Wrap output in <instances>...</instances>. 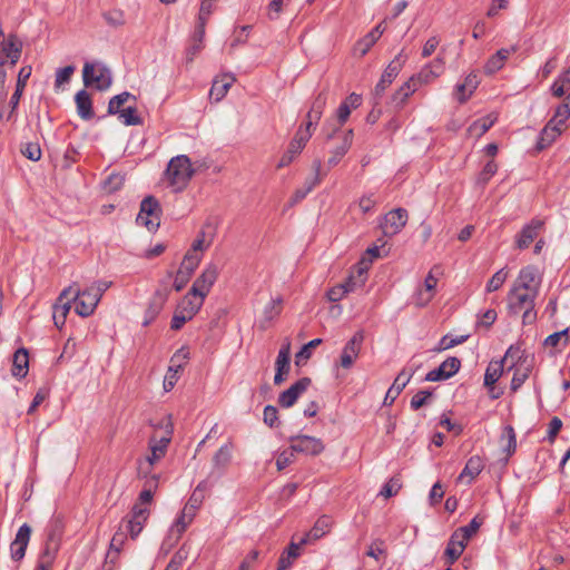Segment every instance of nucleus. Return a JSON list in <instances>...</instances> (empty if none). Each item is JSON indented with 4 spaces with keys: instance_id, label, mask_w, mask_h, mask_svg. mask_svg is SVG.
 I'll return each mask as SVG.
<instances>
[{
    "instance_id": "nucleus-16",
    "label": "nucleus",
    "mask_w": 570,
    "mask_h": 570,
    "mask_svg": "<svg viewBox=\"0 0 570 570\" xmlns=\"http://www.w3.org/2000/svg\"><path fill=\"white\" fill-rule=\"evenodd\" d=\"M461 367V361L455 356L448 357L439 367L430 371L425 380L429 382L444 381L455 375Z\"/></svg>"
},
{
    "instance_id": "nucleus-24",
    "label": "nucleus",
    "mask_w": 570,
    "mask_h": 570,
    "mask_svg": "<svg viewBox=\"0 0 570 570\" xmlns=\"http://www.w3.org/2000/svg\"><path fill=\"white\" fill-rule=\"evenodd\" d=\"M543 227V220L541 219H532L529 224H527L520 234L517 237V247L519 249H524L529 247V245L534 240V238L539 235L540 230Z\"/></svg>"
},
{
    "instance_id": "nucleus-23",
    "label": "nucleus",
    "mask_w": 570,
    "mask_h": 570,
    "mask_svg": "<svg viewBox=\"0 0 570 570\" xmlns=\"http://www.w3.org/2000/svg\"><path fill=\"white\" fill-rule=\"evenodd\" d=\"M539 285L540 278L538 276V269L532 265H528L520 271L512 286L531 292L532 289H537L539 292Z\"/></svg>"
},
{
    "instance_id": "nucleus-18",
    "label": "nucleus",
    "mask_w": 570,
    "mask_h": 570,
    "mask_svg": "<svg viewBox=\"0 0 570 570\" xmlns=\"http://www.w3.org/2000/svg\"><path fill=\"white\" fill-rule=\"evenodd\" d=\"M312 380L309 377H302L291 385L287 390L283 391L278 396V404L282 407L293 406L297 399L307 390Z\"/></svg>"
},
{
    "instance_id": "nucleus-59",
    "label": "nucleus",
    "mask_w": 570,
    "mask_h": 570,
    "mask_svg": "<svg viewBox=\"0 0 570 570\" xmlns=\"http://www.w3.org/2000/svg\"><path fill=\"white\" fill-rule=\"evenodd\" d=\"M189 350L186 346L180 347L170 358V364L176 366L177 368H183V366L189 360Z\"/></svg>"
},
{
    "instance_id": "nucleus-12",
    "label": "nucleus",
    "mask_w": 570,
    "mask_h": 570,
    "mask_svg": "<svg viewBox=\"0 0 570 570\" xmlns=\"http://www.w3.org/2000/svg\"><path fill=\"white\" fill-rule=\"evenodd\" d=\"M407 219L409 214L404 208H396L389 212L384 216V223L382 224L383 234L385 236H393L399 234L406 225Z\"/></svg>"
},
{
    "instance_id": "nucleus-38",
    "label": "nucleus",
    "mask_w": 570,
    "mask_h": 570,
    "mask_svg": "<svg viewBox=\"0 0 570 570\" xmlns=\"http://www.w3.org/2000/svg\"><path fill=\"white\" fill-rule=\"evenodd\" d=\"M283 309V298L281 296L271 299V302L264 307L262 327L266 328V324L275 320Z\"/></svg>"
},
{
    "instance_id": "nucleus-8",
    "label": "nucleus",
    "mask_w": 570,
    "mask_h": 570,
    "mask_svg": "<svg viewBox=\"0 0 570 570\" xmlns=\"http://www.w3.org/2000/svg\"><path fill=\"white\" fill-rule=\"evenodd\" d=\"M407 56L404 55L403 50L387 65L384 72L381 76L380 81L375 86V95L382 96L385 89L393 82V80L400 73L403 65L405 63Z\"/></svg>"
},
{
    "instance_id": "nucleus-45",
    "label": "nucleus",
    "mask_w": 570,
    "mask_h": 570,
    "mask_svg": "<svg viewBox=\"0 0 570 570\" xmlns=\"http://www.w3.org/2000/svg\"><path fill=\"white\" fill-rule=\"evenodd\" d=\"M119 119L126 126H138L142 124V119L137 115V109L134 106L120 109Z\"/></svg>"
},
{
    "instance_id": "nucleus-58",
    "label": "nucleus",
    "mask_w": 570,
    "mask_h": 570,
    "mask_svg": "<svg viewBox=\"0 0 570 570\" xmlns=\"http://www.w3.org/2000/svg\"><path fill=\"white\" fill-rule=\"evenodd\" d=\"M553 117L558 119V125H564L570 117V92L566 97V101L558 106Z\"/></svg>"
},
{
    "instance_id": "nucleus-44",
    "label": "nucleus",
    "mask_w": 570,
    "mask_h": 570,
    "mask_svg": "<svg viewBox=\"0 0 570 570\" xmlns=\"http://www.w3.org/2000/svg\"><path fill=\"white\" fill-rule=\"evenodd\" d=\"M522 356H523V351L521 350V347L520 346L511 345L508 348V351L505 352V354H504L503 358L501 360V362L504 365L510 362L511 364L508 367V370H512L513 367L519 366L521 363H523V364L525 363V360L523 362H521Z\"/></svg>"
},
{
    "instance_id": "nucleus-17",
    "label": "nucleus",
    "mask_w": 570,
    "mask_h": 570,
    "mask_svg": "<svg viewBox=\"0 0 570 570\" xmlns=\"http://www.w3.org/2000/svg\"><path fill=\"white\" fill-rule=\"evenodd\" d=\"M440 273V267L434 266L426 275L423 284V288H420L415 296V305L419 307L426 306L435 295V287L438 285V278L435 273Z\"/></svg>"
},
{
    "instance_id": "nucleus-55",
    "label": "nucleus",
    "mask_w": 570,
    "mask_h": 570,
    "mask_svg": "<svg viewBox=\"0 0 570 570\" xmlns=\"http://www.w3.org/2000/svg\"><path fill=\"white\" fill-rule=\"evenodd\" d=\"M401 487H402L401 479L397 476H393L384 484L380 494L383 495L384 498L389 499V498L397 494Z\"/></svg>"
},
{
    "instance_id": "nucleus-53",
    "label": "nucleus",
    "mask_w": 570,
    "mask_h": 570,
    "mask_svg": "<svg viewBox=\"0 0 570 570\" xmlns=\"http://www.w3.org/2000/svg\"><path fill=\"white\" fill-rule=\"evenodd\" d=\"M322 343L321 338H314L309 341L307 344H305L301 351L295 355V363L296 365H301V363L305 360H308L312 354V348H315Z\"/></svg>"
},
{
    "instance_id": "nucleus-1",
    "label": "nucleus",
    "mask_w": 570,
    "mask_h": 570,
    "mask_svg": "<svg viewBox=\"0 0 570 570\" xmlns=\"http://www.w3.org/2000/svg\"><path fill=\"white\" fill-rule=\"evenodd\" d=\"M195 174L191 161L186 155L173 157L166 168L165 178L175 193L183 191Z\"/></svg>"
},
{
    "instance_id": "nucleus-26",
    "label": "nucleus",
    "mask_w": 570,
    "mask_h": 570,
    "mask_svg": "<svg viewBox=\"0 0 570 570\" xmlns=\"http://www.w3.org/2000/svg\"><path fill=\"white\" fill-rule=\"evenodd\" d=\"M413 374H414V371L407 372L406 370H403L399 373V375L394 380L392 386L386 392V395L384 399V405L393 404V402L396 400V397L401 394V392L407 385V383L410 382Z\"/></svg>"
},
{
    "instance_id": "nucleus-42",
    "label": "nucleus",
    "mask_w": 570,
    "mask_h": 570,
    "mask_svg": "<svg viewBox=\"0 0 570 570\" xmlns=\"http://www.w3.org/2000/svg\"><path fill=\"white\" fill-rule=\"evenodd\" d=\"M514 373L511 381V391L517 392L522 384L528 380L531 373V365L521 363L519 366L513 367Z\"/></svg>"
},
{
    "instance_id": "nucleus-31",
    "label": "nucleus",
    "mask_w": 570,
    "mask_h": 570,
    "mask_svg": "<svg viewBox=\"0 0 570 570\" xmlns=\"http://www.w3.org/2000/svg\"><path fill=\"white\" fill-rule=\"evenodd\" d=\"M77 112L83 120H90L94 118L95 112L92 109V100L90 95L86 90H80L75 97Z\"/></svg>"
},
{
    "instance_id": "nucleus-34",
    "label": "nucleus",
    "mask_w": 570,
    "mask_h": 570,
    "mask_svg": "<svg viewBox=\"0 0 570 570\" xmlns=\"http://www.w3.org/2000/svg\"><path fill=\"white\" fill-rule=\"evenodd\" d=\"M331 519L326 515L321 517L314 527L302 539L301 544H307L311 541L322 538L331 528Z\"/></svg>"
},
{
    "instance_id": "nucleus-22",
    "label": "nucleus",
    "mask_w": 570,
    "mask_h": 570,
    "mask_svg": "<svg viewBox=\"0 0 570 570\" xmlns=\"http://www.w3.org/2000/svg\"><path fill=\"white\" fill-rule=\"evenodd\" d=\"M562 126L558 125V119L552 117L539 135L535 146L537 150L541 151L549 147L561 135Z\"/></svg>"
},
{
    "instance_id": "nucleus-47",
    "label": "nucleus",
    "mask_w": 570,
    "mask_h": 570,
    "mask_svg": "<svg viewBox=\"0 0 570 570\" xmlns=\"http://www.w3.org/2000/svg\"><path fill=\"white\" fill-rule=\"evenodd\" d=\"M129 99L136 101V97L127 91L114 96L108 104V114L116 115L117 112H120V107Z\"/></svg>"
},
{
    "instance_id": "nucleus-49",
    "label": "nucleus",
    "mask_w": 570,
    "mask_h": 570,
    "mask_svg": "<svg viewBox=\"0 0 570 570\" xmlns=\"http://www.w3.org/2000/svg\"><path fill=\"white\" fill-rule=\"evenodd\" d=\"M126 539L127 533L120 528L111 538L108 557H111V554L115 553V558H117L122 549Z\"/></svg>"
},
{
    "instance_id": "nucleus-28",
    "label": "nucleus",
    "mask_w": 570,
    "mask_h": 570,
    "mask_svg": "<svg viewBox=\"0 0 570 570\" xmlns=\"http://www.w3.org/2000/svg\"><path fill=\"white\" fill-rule=\"evenodd\" d=\"M203 297H199L197 294H191V291L183 297L179 302L177 309H179L183 314H186L187 317L193 318L202 308L204 304Z\"/></svg>"
},
{
    "instance_id": "nucleus-37",
    "label": "nucleus",
    "mask_w": 570,
    "mask_h": 570,
    "mask_svg": "<svg viewBox=\"0 0 570 570\" xmlns=\"http://www.w3.org/2000/svg\"><path fill=\"white\" fill-rule=\"evenodd\" d=\"M483 468L484 464L481 456L473 455L468 460L463 471L459 475V480L463 481L465 478H469L468 483H471V481L481 473Z\"/></svg>"
},
{
    "instance_id": "nucleus-13",
    "label": "nucleus",
    "mask_w": 570,
    "mask_h": 570,
    "mask_svg": "<svg viewBox=\"0 0 570 570\" xmlns=\"http://www.w3.org/2000/svg\"><path fill=\"white\" fill-rule=\"evenodd\" d=\"M169 288H158L151 296L147 309L145 312V317L142 325L148 326L150 323H153L157 316L163 311L168 297H169Z\"/></svg>"
},
{
    "instance_id": "nucleus-62",
    "label": "nucleus",
    "mask_w": 570,
    "mask_h": 570,
    "mask_svg": "<svg viewBox=\"0 0 570 570\" xmlns=\"http://www.w3.org/2000/svg\"><path fill=\"white\" fill-rule=\"evenodd\" d=\"M180 370L181 368H177L176 366H174L171 364L169 365L167 374H166L165 380H164V390L166 392H169L170 390H173V387L177 383L178 373H179Z\"/></svg>"
},
{
    "instance_id": "nucleus-36",
    "label": "nucleus",
    "mask_w": 570,
    "mask_h": 570,
    "mask_svg": "<svg viewBox=\"0 0 570 570\" xmlns=\"http://www.w3.org/2000/svg\"><path fill=\"white\" fill-rule=\"evenodd\" d=\"M233 443L227 442L222 445L213 456V466L219 472H224L232 461Z\"/></svg>"
},
{
    "instance_id": "nucleus-52",
    "label": "nucleus",
    "mask_w": 570,
    "mask_h": 570,
    "mask_svg": "<svg viewBox=\"0 0 570 570\" xmlns=\"http://www.w3.org/2000/svg\"><path fill=\"white\" fill-rule=\"evenodd\" d=\"M432 397V392L428 390H421L413 395L410 402V406L413 411H417L422 406L429 404L430 399Z\"/></svg>"
},
{
    "instance_id": "nucleus-57",
    "label": "nucleus",
    "mask_w": 570,
    "mask_h": 570,
    "mask_svg": "<svg viewBox=\"0 0 570 570\" xmlns=\"http://www.w3.org/2000/svg\"><path fill=\"white\" fill-rule=\"evenodd\" d=\"M21 153L24 157L32 161L41 158V148L37 142H27L21 147Z\"/></svg>"
},
{
    "instance_id": "nucleus-3",
    "label": "nucleus",
    "mask_w": 570,
    "mask_h": 570,
    "mask_svg": "<svg viewBox=\"0 0 570 570\" xmlns=\"http://www.w3.org/2000/svg\"><path fill=\"white\" fill-rule=\"evenodd\" d=\"M161 213L158 199L151 195L147 196L140 203L136 223L146 227L149 232H155L160 225Z\"/></svg>"
},
{
    "instance_id": "nucleus-27",
    "label": "nucleus",
    "mask_w": 570,
    "mask_h": 570,
    "mask_svg": "<svg viewBox=\"0 0 570 570\" xmlns=\"http://www.w3.org/2000/svg\"><path fill=\"white\" fill-rule=\"evenodd\" d=\"M1 51L6 53V57H9L10 65L14 66L20 59L22 42L16 35L11 33L1 42Z\"/></svg>"
},
{
    "instance_id": "nucleus-60",
    "label": "nucleus",
    "mask_w": 570,
    "mask_h": 570,
    "mask_svg": "<svg viewBox=\"0 0 570 570\" xmlns=\"http://www.w3.org/2000/svg\"><path fill=\"white\" fill-rule=\"evenodd\" d=\"M59 548H60L59 544H53V543L45 542V547H43V550L40 553L39 559L47 561V563L48 562L53 563L56 558H57V553L59 551Z\"/></svg>"
},
{
    "instance_id": "nucleus-39",
    "label": "nucleus",
    "mask_w": 570,
    "mask_h": 570,
    "mask_svg": "<svg viewBox=\"0 0 570 570\" xmlns=\"http://www.w3.org/2000/svg\"><path fill=\"white\" fill-rule=\"evenodd\" d=\"M301 546V541L298 543L291 542L279 557L277 570H288L292 567L293 561L299 556Z\"/></svg>"
},
{
    "instance_id": "nucleus-50",
    "label": "nucleus",
    "mask_w": 570,
    "mask_h": 570,
    "mask_svg": "<svg viewBox=\"0 0 570 570\" xmlns=\"http://www.w3.org/2000/svg\"><path fill=\"white\" fill-rule=\"evenodd\" d=\"M502 439H507V445L504 448V451L507 452L508 456L512 455L517 449V436L513 426H504Z\"/></svg>"
},
{
    "instance_id": "nucleus-19",
    "label": "nucleus",
    "mask_w": 570,
    "mask_h": 570,
    "mask_svg": "<svg viewBox=\"0 0 570 570\" xmlns=\"http://www.w3.org/2000/svg\"><path fill=\"white\" fill-rule=\"evenodd\" d=\"M31 527L23 523L16 534L14 540L10 544L11 558L13 561H21L26 556V550L30 541Z\"/></svg>"
},
{
    "instance_id": "nucleus-64",
    "label": "nucleus",
    "mask_w": 570,
    "mask_h": 570,
    "mask_svg": "<svg viewBox=\"0 0 570 570\" xmlns=\"http://www.w3.org/2000/svg\"><path fill=\"white\" fill-rule=\"evenodd\" d=\"M497 170H498V165L495 164V161L494 160L488 161L479 175V181L482 184H487L492 178V176L497 173Z\"/></svg>"
},
{
    "instance_id": "nucleus-25",
    "label": "nucleus",
    "mask_w": 570,
    "mask_h": 570,
    "mask_svg": "<svg viewBox=\"0 0 570 570\" xmlns=\"http://www.w3.org/2000/svg\"><path fill=\"white\" fill-rule=\"evenodd\" d=\"M480 83V77L476 71L470 72L462 83H458L455 87L456 100L460 104H464L478 88Z\"/></svg>"
},
{
    "instance_id": "nucleus-40",
    "label": "nucleus",
    "mask_w": 570,
    "mask_h": 570,
    "mask_svg": "<svg viewBox=\"0 0 570 570\" xmlns=\"http://www.w3.org/2000/svg\"><path fill=\"white\" fill-rule=\"evenodd\" d=\"M31 71H32L31 66H24L19 70L16 90L11 97V104H12L13 108H16V106L19 102V99L22 95V91H23L26 85H27V81L31 76Z\"/></svg>"
},
{
    "instance_id": "nucleus-33",
    "label": "nucleus",
    "mask_w": 570,
    "mask_h": 570,
    "mask_svg": "<svg viewBox=\"0 0 570 570\" xmlns=\"http://www.w3.org/2000/svg\"><path fill=\"white\" fill-rule=\"evenodd\" d=\"M29 370V354L24 347L18 348L13 354L12 375L22 379Z\"/></svg>"
},
{
    "instance_id": "nucleus-35",
    "label": "nucleus",
    "mask_w": 570,
    "mask_h": 570,
    "mask_svg": "<svg viewBox=\"0 0 570 570\" xmlns=\"http://www.w3.org/2000/svg\"><path fill=\"white\" fill-rule=\"evenodd\" d=\"M169 442H170L169 436H164L158 441L155 440L154 438L150 439V441H149L150 455L147 456V462L150 466H153L156 462H158L161 458L165 456Z\"/></svg>"
},
{
    "instance_id": "nucleus-14",
    "label": "nucleus",
    "mask_w": 570,
    "mask_h": 570,
    "mask_svg": "<svg viewBox=\"0 0 570 570\" xmlns=\"http://www.w3.org/2000/svg\"><path fill=\"white\" fill-rule=\"evenodd\" d=\"M71 292L72 286L65 288L53 304L52 320L57 328H61L66 323L67 315L71 308Z\"/></svg>"
},
{
    "instance_id": "nucleus-21",
    "label": "nucleus",
    "mask_w": 570,
    "mask_h": 570,
    "mask_svg": "<svg viewBox=\"0 0 570 570\" xmlns=\"http://www.w3.org/2000/svg\"><path fill=\"white\" fill-rule=\"evenodd\" d=\"M367 271H368V264L365 263V258H363L354 271L350 274V276L345 279V282L341 283L342 286H344V289H346L347 293H352L356 291L357 288H361L364 286L366 279H367Z\"/></svg>"
},
{
    "instance_id": "nucleus-61",
    "label": "nucleus",
    "mask_w": 570,
    "mask_h": 570,
    "mask_svg": "<svg viewBox=\"0 0 570 570\" xmlns=\"http://www.w3.org/2000/svg\"><path fill=\"white\" fill-rule=\"evenodd\" d=\"M148 517H149V510L147 508H144L140 504L136 503V504H134L128 518L145 525Z\"/></svg>"
},
{
    "instance_id": "nucleus-51",
    "label": "nucleus",
    "mask_w": 570,
    "mask_h": 570,
    "mask_svg": "<svg viewBox=\"0 0 570 570\" xmlns=\"http://www.w3.org/2000/svg\"><path fill=\"white\" fill-rule=\"evenodd\" d=\"M508 272L505 268L499 269L488 282L487 292H495L498 291L507 281Z\"/></svg>"
},
{
    "instance_id": "nucleus-43",
    "label": "nucleus",
    "mask_w": 570,
    "mask_h": 570,
    "mask_svg": "<svg viewBox=\"0 0 570 570\" xmlns=\"http://www.w3.org/2000/svg\"><path fill=\"white\" fill-rule=\"evenodd\" d=\"M63 533V525L59 519L52 520L46 531V542L59 544Z\"/></svg>"
},
{
    "instance_id": "nucleus-41",
    "label": "nucleus",
    "mask_w": 570,
    "mask_h": 570,
    "mask_svg": "<svg viewBox=\"0 0 570 570\" xmlns=\"http://www.w3.org/2000/svg\"><path fill=\"white\" fill-rule=\"evenodd\" d=\"M504 364L501 361L490 362L484 374V385H494L503 373Z\"/></svg>"
},
{
    "instance_id": "nucleus-11",
    "label": "nucleus",
    "mask_w": 570,
    "mask_h": 570,
    "mask_svg": "<svg viewBox=\"0 0 570 570\" xmlns=\"http://www.w3.org/2000/svg\"><path fill=\"white\" fill-rule=\"evenodd\" d=\"M218 277V267L215 264H208L203 273L196 278L189 291L205 298L210 292L212 286Z\"/></svg>"
},
{
    "instance_id": "nucleus-48",
    "label": "nucleus",
    "mask_w": 570,
    "mask_h": 570,
    "mask_svg": "<svg viewBox=\"0 0 570 570\" xmlns=\"http://www.w3.org/2000/svg\"><path fill=\"white\" fill-rule=\"evenodd\" d=\"M493 124L494 120L490 117L480 118L469 127V132L471 135L482 136L493 126Z\"/></svg>"
},
{
    "instance_id": "nucleus-54",
    "label": "nucleus",
    "mask_w": 570,
    "mask_h": 570,
    "mask_svg": "<svg viewBox=\"0 0 570 570\" xmlns=\"http://www.w3.org/2000/svg\"><path fill=\"white\" fill-rule=\"evenodd\" d=\"M321 168H322L321 160L320 159L314 160L313 161L314 176L312 178H307L304 184V188L307 190L308 194L314 189V187H316L322 181Z\"/></svg>"
},
{
    "instance_id": "nucleus-5",
    "label": "nucleus",
    "mask_w": 570,
    "mask_h": 570,
    "mask_svg": "<svg viewBox=\"0 0 570 570\" xmlns=\"http://www.w3.org/2000/svg\"><path fill=\"white\" fill-rule=\"evenodd\" d=\"M72 292L70 294L71 303L75 302V311L78 315L82 317L90 316L97 305H98V298L94 296V293L90 292L88 288L80 289L76 284L71 285Z\"/></svg>"
},
{
    "instance_id": "nucleus-20",
    "label": "nucleus",
    "mask_w": 570,
    "mask_h": 570,
    "mask_svg": "<svg viewBox=\"0 0 570 570\" xmlns=\"http://www.w3.org/2000/svg\"><path fill=\"white\" fill-rule=\"evenodd\" d=\"M291 370V344L282 345L275 361L274 384L281 385L287 377Z\"/></svg>"
},
{
    "instance_id": "nucleus-32",
    "label": "nucleus",
    "mask_w": 570,
    "mask_h": 570,
    "mask_svg": "<svg viewBox=\"0 0 570 570\" xmlns=\"http://www.w3.org/2000/svg\"><path fill=\"white\" fill-rule=\"evenodd\" d=\"M235 80L236 79L233 75H224L220 79H215L209 91L210 98L216 102L220 101L226 96Z\"/></svg>"
},
{
    "instance_id": "nucleus-6",
    "label": "nucleus",
    "mask_w": 570,
    "mask_h": 570,
    "mask_svg": "<svg viewBox=\"0 0 570 570\" xmlns=\"http://www.w3.org/2000/svg\"><path fill=\"white\" fill-rule=\"evenodd\" d=\"M199 263L200 256H197L194 253L185 254L174 281L175 291L180 292L186 286Z\"/></svg>"
},
{
    "instance_id": "nucleus-63",
    "label": "nucleus",
    "mask_w": 570,
    "mask_h": 570,
    "mask_svg": "<svg viewBox=\"0 0 570 570\" xmlns=\"http://www.w3.org/2000/svg\"><path fill=\"white\" fill-rule=\"evenodd\" d=\"M263 415L265 424H267L269 428H275L278 425V411L275 406L266 405Z\"/></svg>"
},
{
    "instance_id": "nucleus-9",
    "label": "nucleus",
    "mask_w": 570,
    "mask_h": 570,
    "mask_svg": "<svg viewBox=\"0 0 570 570\" xmlns=\"http://www.w3.org/2000/svg\"><path fill=\"white\" fill-rule=\"evenodd\" d=\"M364 332L363 331H357L354 333V335L347 341V343L345 344V346L343 347L342 350V353H341V356H340V362L338 364L343 367V368H351L355 362V360L357 358L358 354H360V351H361V347L363 345V342H364Z\"/></svg>"
},
{
    "instance_id": "nucleus-2",
    "label": "nucleus",
    "mask_w": 570,
    "mask_h": 570,
    "mask_svg": "<svg viewBox=\"0 0 570 570\" xmlns=\"http://www.w3.org/2000/svg\"><path fill=\"white\" fill-rule=\"evenodd\" d=\"M538 294L537 289H532L531 292L512 286L508 293V307L510 313L519 314L523 312V324H532L537 318L534 302Z\"/></svg>"
},
{
    "instance_id": "nucleus-10",
    "label": "nucleus",
    "mask_w": 570,
    "mask_h": 570,
    "mask_svg": "<svg viewBox=\"0 0 570 570\" xmlns=\"http://www.w3.org/2000/svg\"><path fill=\"white\" fill-rule=\"evenodd\" d=\"M291 449L306 455H318L324 451V444L321 439L309 435H295L289 439Z\"/></svg>"
},
{
    "instance_id": "nucleus-4",
    "label": "nucleus",
    "mask_w": 570,
    "mask_h": 570,
    "mask_svg": "<svg viewBox=\"0 0 570 570\" xmlns=\"http://www.w3.org/2000/svg\"><path fill=\"white\" fill-rule=\"evenodd\" d=\"M82 79L86 87L95 85L96 89L107 90L112 83L109 68L104 65L86 62L82 70Z\"/></svg>"
},
{
    "instance_id": "nucleus-30",
    "label": "nucleus",
    "mask_w": 570,
    "mask_h": 570,
    "mask_svg": "<svg viewBox=\"0 0 570 570\" xmlns=\"http://www.w3.org/2000/svg\"><path fill=\"white\" fill-rule=\"evenodd\" d=\"M353 130H346L342 135V141L338 146L335 147V149L332 151V156L327 160V165L330 167L336 166L341 159L346 155V153L350 150L353 141Z\"/></svg>"
},
{
    "instance_id": "nucleus-7",
    "label": "nucleus",
    "mask_w": 570,
    "mask_h": 570,
    "mask_svg": "<svg viewBox=\"0 0 570 570\" xmlns=\"http://www.w3.org/2000/svg\"><path fill=\"white\" fill-rule=\"evenodd\" d=\"M311 137L312 134L303 131V126H301L296 131L295 136L293 137V139L291 140L287 150L281 157L277 164V168L288 166L294 160V158L298 154H301V151L304 149Z\"/></svg>"
},
{
    "instance_id": "nucleus-56",
    "label": "nucleus",
    "mask_w": 570,
    "mask_h": 570,
    "mask_svg": "<svg viewBox=\"0 0 570 570\" xmlns=\"http://www.w3.org/2000/svg\"><path fill=\"white\" fill-rule=\"evenodd\" d=\"M125 183V177L120 174H111L104 184V188L108 193H115L119 190Z\"/></svg>"
},
{
    "instance_id": "nucleus-46",
    "label": "nucleus",
    "mask_w": 570,
    "mask_h": 570,
    "mask_svg": "<svg viewBox=\"0 0 570 570\" xmlns=\"http://www.w3.org/2000/svg\"><path fill=\"white\" fill-rule=\"evenodd\" d=\"M484 519L475 515L468 525L461 527L455 532L462 537V539L469 541V539L475 534L480 527L483 524Z\"/></svg>"
},
{
    "instance_id": "nucleus-29",
    "label": "nucleus",
    "mask_w": 570,
    "mask_h": 570,
    "mask_svg": "<svg viewBox=\"0 0 570 570\" xmlns=\"http://www.w3.org/2000/svg\"><path fill=\"white\" fill-rule=\"evenodd\" d=\"M466 542L468 541L462 539L455 531L452 533L444 551L450 564H453L461 557L466 547Z\"/></svg>"
},
{
    "instance_id": "nucleus-15",
    "label": "nucleus",
    "mask_w": 570,
    "mask_h": 570,
    "mask_svg": "<svg viewBox=\"0 0 570 570\" xmlns=\"http://www.w3.org/2000/svg\"><path fill=\"white\" fill-rule=\"evenodd\" d=\"M194 518V513H189L188 511L183 509L180 514L176 519L175 523L169 529L168 534L163 542V547L168 546V548L170 549L173 546H175L179 541L180 537L186 531L188 525L193 522Z\"/></svg>"
}]
</instances>
